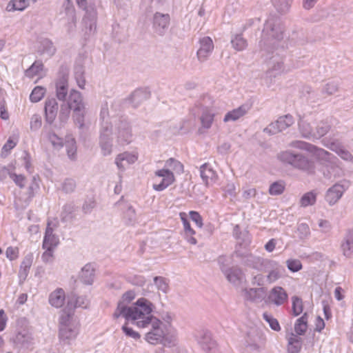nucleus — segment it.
Listing matches in <instances>:
<instances>
[{"label":"nucleus","instance_id":"1","mask_svg":"<svg viewBox=\"0 0 353 353\" xmlns=\"http://www.w3.org/2000/svg\"><path fill=\"white\" fill-rule=\"evenodd\" d=\"M152 303L144 298L139 299L133 307H126L122 303H119L114 312V317H125L127 320L136 321L138 327H145L152 323V319H157L151 315Z\"/></svg>","mask_w":353,"mask_h":353},{"label":"nucleus","instance_id":"2","mask_svg":"<svg viewBox=\"0 0 353 353\" xmlns=\"http://www.w3.org/2000/svg\"><path fill=\"white\" fill-rule=\"evenodd\" d=\"M59 323V338L61 341L69 343L77 337L79 325L77 322L73 321L71 314L63 311Z\"/></svg>","mask_w":353,"mask_h":353},{"label":"nucleus","instance_id":"3","mask_svg":"<svg viewBox=\"0 0 353 353\" xmlns=\"http://www.w3.org/2000/svg\"><path fill=\"white\" fill-rule=\"evenodd\" d=\"M152 180V188L156 191L161 192L173 184L176 179L172 171L168 169H161L154 172Z\"/></svg>","mask_w":353,"mask_h":353},{"label":"nucleus","instance_id":"4","mask_svg":"<svg viewBox=\"0 0 353 353\" xmlns=\"http://www.w3.org/2000/svg\"><path fill=\"white\" fill-rule=\"evenodd\" d=\"M152 326L150 332L145 335V340L150 344L156 345L158 343H164L166 338V334L164 331V325L159 319H152L150 323Z\"/></svg>","mask_w":353,"mask_h":353},{"label":"nucleus","instance_id":"5","mask_svg":"<svg viewBox=\"0 0 353 353\" xmlns=\"http://www.w3.org/2000/svg\"><path fill=\"white\" fill-rule=\"evenodd\" d=\"M179 217L183 223V237L190 244L195 245L197 243L195 238L196 231L191 227L190 221L188 219V215L185 212L179 213Z\"/></svg>","mask_w":353,"mask_h":353},{"label":"nucleus","instance_id":"6","mask_svg":"<svg viewBox=\"0 0 353 353\" xmlns=\"http://www.w3.org/2000/svg\"><path fill=\"white\" fill-rule=\"evenodd\" d=\"M288 299L286 291L280 286L274 287L269 292L268 296V302L281 305L285 303Z\"/></svg>","mask_w":353,"mask_h":353},{"label":"nucleus","instance_id":"7","mask_svg":"<svg viewBox=\"0 0 353 353\" xmlns=\"http://www.w3.org/2000/svg\"><path fill=\"white\" fill-rule=\"evenodd\" d=\"M281 159L291 164H296V162L299 161V163L296 165L301 169H308L311 167L307 159L300 155H292L290 153L284 152L281 154Z\"/></svg>","mask_w":353,"mask_h":353},{"label":"nucleus","instance_id":"8","mask_svg":"<svg viewBox=\"0 0 353 353\" xmlns=\"http://www.w3.org/2000/svg\"><path fill=\"white\" fill-rule=\"evenodd\" d=\"M88 304V300L85 297L77 296L75 295H71L67 303L66 308L63 311H66L67 313L73 314V310L74 308L79 307H87Z\"/></svg>","mask_w":353,"mask_h":353},{"label":"nucleus","instance_id":"9","mask_svg":"<svg viewBox=\"0 0 353 353\" xmlns=\"http://www.w3.org/2000/svg\"><path fill=\"white\" fill-rule=\"evenodd\" d=\"M201 47L197 51L198 58L203 61L208 57L209 53L214 48V44L212 39L209 37H203L201 41Z\"/></svg>","mask_w":353,"mask_h":353},{"label":"nucleus","instance_id":"10","mask_svg":"<svg viewBox=\"0 0 353 353\" xmlns=\"http://www.w3.org/2000/svg\"><path fill=\"white\" fill-rule=\"evenodd\" d=\"M58 244L59 239L53 234V229L50 227V223H48L43 242V249H54Z\"/></svg>","mask_w":353,"mask_h":353},{"label":"nucleus","instance_id":"11","mask_svg":"<svg viewBox=\"0 0 353 353\" xmlns=\"http://www.w3.org/2000/svg\"><path fill=\"white\" fill-rule=\"evenodd\" d=\"M345 190L344 187L340 184H335L330 188L326 194V201L330 204H334L342 196Z\"/></svg>","mask_w":353,"mask_h":353},{"label":"nucleus","instance_id":"12","mask_svg":"<svg viewBox=\"0 0 353 353\" xmlns=\"http://www.w3.org/2000/svg\"><path fill=\"white\" fill-rule=\"evenodd\" d=\"M201 176L206 185L213 184L217 178L216 172L207 163L201 167Z\"/></svg>","mask_w":353,"mask_h":353},{"label":"nucleus","instance_id":"13","mask_svg":"<svg viewBox=\"0 0 353 353\" xmlns=\"http://www.w3.org/2000/svg\"><path fill=\"white\" fill-rule=\"evenodd\" d=\"M68 105L71 110L74 112H80L83 109V104L82 103V98L81 94L77 91H72L70 92L68 99Z\"/></svg>","mask_w":353,"mask_h":353},{"label":"nucleus","instance_id":"14","mask_svg":"<svg viewBox=\"0 0 353 353\" xmlns=\"http://www.w3.org/2000/svg\"><path fill=\"white\" fill-rule=\"evenodd\" d=\"M65 299V292L61 288H57L52 292L49 297L50 303L55 307H61Z\"/></svg>","mask_w":353,"mask_h":353},{"label":"nucleus","instance_id":"15","mask_svg":"<svg viewBox=\"0 0 353 353\" xmlns=\"http://www.w3.org/2000/svg\"><path fill=\"white\" fill-rule=\"evenodd\" d=\"M214 116L215 114L212 110L208 109L204 110L200 117L202 128L205 129L210 128L214 121Z\"/></svg>","mask_w":353,"mask_h":353},{"label":"nucleus","instance_id":"16","mask_svg":"<svg viewBox=\"0 0 353 353\" xmlns=\"http://www.w3.org/2000/svg\"><path fill=\"white\" fill-rule=\"evenodd\" d=\"M246 113V110L243 106H240L236 109L228 112L223 119L224 122L230 121H236L242 117Z\"/></svg>","mask_w":353,"mask_h":353},{"label":"nucleus","instance_id":"17","mask_svg":"<svg viewBox=\"0 0 353 353\" xmlns=\"http://www.w3.org/2000/svg\"><path fill=\"white\" fill-rule=\"evenodd\" d=\"M29 3L27 0H11L8 3L6 9L8 11H22L25 10Z\"/></svg>","mask_w":353,"mask_h":353},{"label":"nucleus","instance_id":"18","mask_svg":"<svg viewBox=\"0 0 353 353\" xmlns=\"http://www.w3.org/2000/svg\"><path fill=\"white\" fill-rule=\"evenodd\" d=\"M137 155L125 152L118 155L116 159V164L119 168L121 169L124 168V165L123 164L124 161L128 163H133L137 161Z\"/></svg>","mask_w":353,"mask_h":353},{"label":"nucleus","instance_id":"19","mask_svg":"<svg viewBox=\"0 0 353 353\" xmlns=\"http://www.w3.org/2000/svg\"><path fill=\"white\" fill-rule=\"evenodd\" d=\"M170 21L168 14L156 13L154 18V26L157 29H163L168 26Z\"/></svg>","mask_w":353,"mask_h":353},{"label":"nucleus","instance_id":"20","mask_svg":"<svg viewBox=\"0 0 353 353\" xmlns=\"http://www.w3.org/2000/svg\"><path fill=\"white\" fill-rule=\"evenodd\" d=\"M307 328V314H304L301 317L297 319L295 325L294 330L299 334H303Z\"/></svg>","mask_w":353,"mask_h":353},{"label":"nucleus","instance_id":"21","mask_svg":"<svg viewBox=\"0 0 353 353\" xmlns=\"http://www.w3.org/2000/svg\"><path fill=\"white\" fill-rule=\"evenodd\" d=\"M226 276L230 282L236 283L243 279V274L240 269L234 268L229 270Z\"/></svg>","mask_w":353,"mask_h":353},{"label":"nucleus","instance_id":"22","mask_svg":"<svg viewBox=\"0 0 353 353\" xmlns=\"http://www.w3.org/2000/svg\"><path fill=\"white\" fill-rule=\"evenodd\" d=\"M58 110V104L54 99H49L46 101L45 110L46 116L52 118L55 116Z\"/></svg>","mask_w":353,"mask_h":353},{"label":"nucleus","instance_id":"23","mask_svg":"<svg viewBox=\"0 0 353 353\" xmlns=\"http://www.w3.org/2000/svg\"><path fill=\"white\" fill-rule=\"evenodd\" d=\"M46 93V90L41 86L35 87L30 95V99L32 102L36 103L41 101Z\"/></svg>","mask_w":353,"mask_h":353},{"label":"nucleus","instance_id":"24","mask_svg":"<svg viewBox=\"0 0 353 353\" xmlns=\"http://www.w3.org/2000/svg\"><path fill=\"white\" fill-rule=\"evenodd\" d=\"M292 312L294 316L301 314L303 310L302 299L296 296L292 297Z\"/></svg>","mask_w":353,"mask_h":353},{"label":"nucleus","instance_id":"25","mask_svg":"<svg viewBox=\"0 0 353 353\" xmlns=\"http://www.w3.org/2000/svg\"><path fill=\"white\" fill-rule=\"evenodd\" d=\"M32 264V256L28 255L26 256L20 266V274L26 276Z\"/></svg>","mask_w":353,"mask_h":353},{"label":"nucleus","instance_id":"26","mask_svg":"<svg viewBox=\"0 0 353 353\" xmlns=\"http://www.w3.org/2000/svg\"><path fill=\"white\" fill-rule=\"evenodd\" d=\"M316 202V194L312 192L305 193L301 199V205L303 207H307L310 205H313Z\"/></svg>","mask_w":353,"mask_h":353},{"label":"nucleus","instance_id":"27","mask_svg":"<svg viewBox=\"0 0 353 353\" xmlns=\"http://www.w3.org/2000/svg\"><path fill=\"white\" fill-rule=\"evenodd\" d=\"M301 349V342L295 336L292 335L288 341V350L291 353H297Z\"/></svg>","mask_w":353,"mask_h":353},{"label":"nucleus","instance_id":"28","mask_svg":"<svg viewBox=\"0 0 353 353\" xmlns=\"http://www.w3.org/2000/svg\"><path fill=\"white\" fill-rule=\"evenodd\" d=\"M285 190V184L281 181L274 182L272 183L269 189V193L271 195H278L283 192Z\"/></svg>","mask_w":353,"mask_h":353},{"label":"nucleus","instance_id":"29","mask_svg":"<svg viewBox=\"0 0 353 353\" xmlns=\"http://www.w3.org/2000/svg\"><path fill=\"white\" fill-rule=\"evenodd\" d=\"M43 70V64L39 63H33L26 72V75L30 78H33Z\"/></svg>","mask_w":353,"mask_h":353},{"label":"nucleus","instance_id":"30","mask_svg":"<svg viewBox=\"0 0 353 353\" xmlns=\"http://www.w3.org/2000/svg\"><path fill=\"white\" fill-rule=\"evenodd\" d=\"M292 117L289 116H285L283 118H280L276 123L272 124L270 127V128H274L275 126L283 129L284 128V124H285L286 126H290L292 124Z\"/></svg>","mask_w":353,"mask_h":353},{"label":"nucleus","instance_id":"31","mask_svg":"<svg viewBox=\"0 0 353 353\" xmlns=\"http://www.w3.org/2000/svg\"><path fill=\"white\" fill-rule=\"evenodd\" d=\"M68 92L67 84L65 82H61L57 85V97L59 100H64Z\"/></svg>","mask_w":353,"mask_h":353},{"label":"nucleus","instance_id":"32","mask_svg":"<svg viewBox=\"0 0 353 353\" xmlns=\"http://www.w3.org/2000/svg\"><path fill=\"white\" fill-rule=\"evenodd\" d=\"M166 165L172 168L173 170L179 172H182L183 171V164L173 158H170L166 161Z\"/></svg>","mask_w":353,"mask_h":353},{"label":"nucleus","instance_id":"33","mask_svg":"<svg viewBox=\"0 0 353 353\" xmlns=\"http://www.w3.org/2000/svg\"><path fill=\"white\" fill-rule=\"evenodd\" d=\"M233 47L237 50H242L246 47V41L241 36H236L232 41Z\"/></svg>","mask_w":353,"mask_h":353},{"label":"nucleus","instance_id":"34","mask_svg":"<svg viewBox=\"0 0 353 353\" xmlns=\"http://www.w3.org/2000/svg\"><path fill=\"white\" fill-rule=\"evenodd\" d=\"M287 265L292 272H298L302 268V264L298 259H290L287 261Z\"/></svg>","mask_w":353,"mask_h":353},{"label":"nucleus","instance_id":"35","mask_svg":"<svg viewBox=\"0 0 353 353\" xmlns=\"http://www.w3.org/2000/svg\"><path fill=\"white\" fill-rule=\"evenodd\" d=\"M10 177L14 181L17 185L22 188L26 184V177L22 174H17L14 173L10 174Z\"/></svg>","mask_w":353,"mask_h":353},{"label":"nucleus","instance_id":"36","mask_svg":"<svg viewBox=\"0 0 353 353\" xmlns=\"http://www.w3.org/2000/svg\"><path fill=\"white\" fill-rule=\"evenodd\" d=\"M263 318L266 321H268L269 323L270 326L271 327V328L272 330H274L275 331L280 330L281 327H280L279 323L276 319L269 316L266 313L263 314Z\"/></svg>","mask_w":353,"mask_h":353},{"label":"nucleus","instance_id":"37","mask_svg":"<svg viewBox=\"0 0 353 353\" xmlns=\"http://www.w3.org/2000/svg\"><path fill=\"white\" fill-rule=\"evenodd\" d=\"M6 255L10 261L15 260L19 256V249L14 247H8L6 249Z\"/></svg>","mask_w":353,"mask_h":353},{"label":"nucleus","instance_id":"38","mask_svg":"<svg viewBox=\"0 0 353 353\" xmlns=\"http://www.w3.org/2000/svg\"><path fill=\"white\" fill-rule=\"evenodd\" d=\"M189 214L192 221H194L199 228H201L203 225V219L199 213L196 211H190Z\"/></svg>","mask_w":353,"mask_h":353},{"label":"nucleus","instance_id":"39","mask_svg":"<svg viewBox=\"0 0 353 353\" xmlns=\"http://www.w3.org/2000/svg\"><path fill=\"white\" fill-rule=\"evenodd\" d=\"M154 283L158 288L163 292H165L168 290V286L165 279L163 277L157 276L154 278Z\"/></svg>","mask_w":353,"mask_h":353},{"label":"nucleus","instance_id":"40","mask_svg":"<svg viewBox=\"0 0 353 353\" xmlns=\"http://www.w3.org/2000/svg\"><path fill=\"white\" fill-rule=\"evenodd\" d=\"M122 330L125 332V334L128 336H130L134 339H139L140 338V334L138 332L134 331L132 328L128 327L127 326V324H125L122 327Z\"/></svg>","mask_w":353,"mask_h":353},{"label":"nucleus","instance_id":"41","mask_svg":"<svg viewBox=\"0 0 353 353\" xmlns=\"http://www.w3.org/2000/svg\"><path fill=\"white\" fill-rule=\"evenodd\" d=\"M16 145L17 141L13 140L12 138H9L2 148V152H9L12 148L15 147Z\"/></svg>","mask_w":353,"mask_h":353},{"label":"nucleus","instance_id":"42","mask_svg":"<svg viewBox=\"0 0 353 353\" xmlns=\"http://www.w3.org/2000/svg\"><path fill=\"white\" fill-rule=\"evenodd\" d=\"M136 296V294L134 291H128L126 292L122 296V301L120 303H122L124 305V302L129 303H130L133 299H134Z\"/></svg>","mask_w":353,"mask_h":353},{"label":"nucleus","instance_id":"43","mask_svg":"<svg viewBox=\"0 0 353 353\" xmlns=\"http://www.w3.org/2000/svg\"><path fill=\"white\" fill-rule=\"evenodd\" d=\"M0 117L3 120L9 119V113L6 107V101L3 99L0 103Z\"/></svg>","mask_w":353,"mask_h":353},{"label":"nucleus","instance_id":"44","mask_svg":"<svg viewBox=\"0 0 353 353\" xmlns=\"http://www.w3.org/2000/svg\"><path fill=\"white\" fill-rule=\"evenodd\" d=\"M46 251L42 254V259L44 262L48 263L52 261L54 249H45Z\"/></svg>","mask_w":353,"mask_h":353},{"label":"nucleus","instance_id":"45","mask_svg":"<svg viewBox=\"0 0 353 353\" xmlns=\"http://www.w3.org/2000/svg\"><path fill=\"white\" fill-rule=\"evenodd\" d=\"M343 250L344 252V254L347 256H350V250L353 248V245L352 243H350L349 241H347L346 243H343L342 245Z\"/></svg>","mask_w":353,"mask_h":353},{"label":"nucleus","instance_id":"46","mask_svg":"<svg viewBox=\"0 0 353 353\" xmlns=\"http://www.w3.org/2000/svg\"><path fill=\"white\" fill-rule=\"evenodd\" d=\"M325 327L324 321L320 317L318 316L316 319L315 322V330L318 332H321Z\"/></svg>","mask_w":353,"mask_h":353},{"label":"nucleus","instance_id":"47","mask_svg":"<svg viewBox=\"0 0 353 353\" xmlns=\"http://www.w3.org/2000/svg\"><path fill=\"white\" fill-rule=\"evenodd\" d=\"M280 275L278 271L272 270L268 275V280L270 282H274L279 278Z\"/></svg>","mask_w":353,"mask_h":353},{"label":"nucleus","instance_id":"48","mask_svg":"<svg viewBox=\"0 0 353 353\" xmlns=\"http://www.w3.org/2000/svg\"><path fill=\"white\" fill-rule=\"evenodd\" d=\"M275 247L276 241L274 239H270L265 245V250L269 252H272L275 249Z\"/></svg>","mask_w":353,"mask_h":353},{"label":"nucleus","instance_id":"49","mask_svg":"<svg viewBox=\"0 0 353 353\" xmlns=\"http://www.w3.org/2000/svg\"><path fill=\"white\" fill-rule=\"evenodd\" d=\"M4 311L3 310H0V331L4 330L6 324V319L3 316Z\"/></svg>","mask_w":353,"mask_h":353},{"label":"nucleus","instance_id":"50","mask_svg":"<svg viewBox=\"0 0 353 353\" xmlns=\"http://www.w3.org/2000/svg\"><path fill=\"white\" fill-rule=\"evenodd\" d=\"M337 153L341 158L345 160H347L351 157V154L348 152L345 151L343 149H340L339 151H337Z\"/></svg>","mask_w":353,"mask_h":353},{"label":"nucleus","instance_id":"51","mask_svg":"<svg viewBox=\"0 0 353 353\" xmlns=\"http://www.w3.org/2000/svg\"><path fill=\"white\" fill-rule=\"evenodd\" d=\"M41 125V121L38 117H34L32 119L31 121V128H36L40 127Z\"/></svg>","mask_w":353,"mask_h":353},{"label":"nucleus","instance_id":"52","mask_svg":"<svg viewBox=\"0 0 353 353\" xmlns=\"http://www.w3.org/2000/svg\"><path fill=\"white\" fill-rule=\"evenodd\" d=\"M342 288L341 287H337L336 289H335V291H334V294H335V297L339 300H342L343 299V296L342 294Z\"/></svg>","mask_w":353,"mask_h":353},{"label":"nucleus","instance_id":"53","mask_svg":"<svg viewBox=\"0 0 353 353\" xmlns=\"http://www.w3.org/2000/svg\"><path fill=\"white\" fill-rule=\"evenodd\" d=\"M316 0H304L303 6L305 8L309 9L312 8Z\"/></svg>","mask_w":353,"mask_h":353},{"label":"nucleus","instance_id":"54","mask_svg":"<svg viewBox=\"0 0 353 353\" xmlns=\"http://www.w3.org/2000/svg\"><path fill=\"white\" fill-rule=\"evenodd\" d=\"M76 146L74 145V144H72L71 148L68 150V156L72 158L76 154Z\"/></svg>","mask_w":353,"mask_h":353},{"label":"nucleus","instance_id":"55","mask_svg":"<svg viewBox=\"0 0 353 353\" xmlns=\"http://www.w3.org/2000/svg\"><path fill=\"white\" fill-rule=\"evenodd\" d=\"M27 300V295L26 294H21L19 297V303L20 304H23Z\"/></svg>","mask_w":353,"mask_h":353},{"label":"nucleus","instance_id":"56","mask_svg":"<svg viewBox=\"0 0 353 353\" xmlns=\"http://www.w3.org/2000/svg\"><path fill=\"white\" fill-rule=\"evenodd\" d=\"M77 3L79 6L85 8L86 7V0H77Z\"/></svg>","mask_w":353,"mask_h":353},{"label":"nucleus","instance_id":"57","mask_svg":"<svg viewBox=\"0 0 353 353\" xmlns=\"http://www.w3.org/2000/svg\"><path fill=\"white\" fill-rule=\"evenodd\" d=\"M4 341L1 336H0V348L3 345Z\"/></svg>","mask_w":353,"mask_h":353},{"label":"nucleus","instance_id":"58","mask_svg":"<svg viewBox=\"0 0 353 353\" xmlns=\"http://www.w3.org/2000/svg\"><path fill=\"white\" fill-rule=\"evenodd\" d=\"M3 47V43L1 41H0V51L2 50Z\"/></svg>","mask_w":353,"mask_h":353},{"label":"nucleus","instance_id":"59","mask_svg":"<svg viewBox=\"0 0 353 353\" xmlns=\"http://www.w3.org/2000/svg\"><path fill=\"white\" fill-rule=\"evenodd\" d=\"M110 152V150H108L107 152H104V154H109Z\"/></svg>","mask_w":353,"mask_h":353},{"label":"nucleus","instance_id":"60","mask_svg":"<svg viewBox=\"0 0 353 353\" xmlns=\"http://www.w3.org/2000/svg\"><path fill=\"white\" fill-rule=\"evenodd\" d=\"M321 153H325V154H327V152H325V151H324V150H321Z\"/></svg>","mask_w":353,"mask_h":353},{"label":"nucleus","instance_id":"61","mask_svg":"<svg viewBox=\"0 0 353 353\" xmlns=\"http://www.w3.org/2000/svg\"><path fill=\"white\" fill-rule=\"evenodd\" d=\"M34 2L37 1V0H32Z\"/></svg>","mask_w":353,"mask_h":353}]
</instances>
